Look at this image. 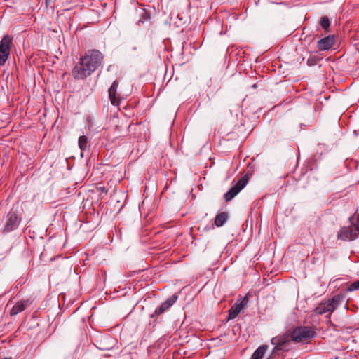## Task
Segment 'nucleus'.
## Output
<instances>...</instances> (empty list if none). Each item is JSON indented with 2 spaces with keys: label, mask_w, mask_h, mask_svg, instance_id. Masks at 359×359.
Returning a JSON list of instances; mask_svg holds the SVG:
<instances>
[{
  "label": "nucleus",
  "mask_w": 359,
  "mask_h": 359,
  "mask_svg": "<svg viewBox=\"0 0 359 359\" xmlns=\"http://www.w3.org/2000/svg\"><path fill=\"white\" fill-rule=\"evenodd\" d=\"M359 236V225L351 224L348 226L341 228L338 233L337 237L343 241H350L356 239Z\"/></svg>",
  "instance_id": "20e7f679"
},
{
  "label": "nucleus",
  "mask_w": 359,
  "mask_h": 359,
  "mask_svg": "<svg viewBox=\"0 0 359 359\" xmlns=\"http://www.w3.org/2000/svg\"><path fill=\"white\" fill-rule=\"evenodd\" d=\"M20 222V219L18 217L17 214L15 212L11 211L7 215L4 232L8 233L15 230L18 226Z\"/></svg>",
  "instance_id": "6e6552de"
},
{
  "label": "nucleus",
  "mask_w": 359,
  "mask_h": 359,
  "mask_svg": "<svg viewBox=\"0 0 359 359\" xmlns=\"http://www.w3.org/2000/svg\"><path fill=\"white\" fill-rule=\"evenodd\" d=\"M102 53L96 49L88 50L80 57L79 63L72 70V76L76 79H84L92 74L102 64Z\"/></svg>",
  "instance_id": "f257e3e1"
},
{
  "label": "nucleus",
  "mask_w": 359,
  "mask_h": 359,
  "mask_svg": "<svg viewBox=\"0 0 359 359\" xmlns=\"http://www.w3.org/2000/svg\"><path fill=\"white\" fill-rule=\"evenodd\" d=\"M334 41V36L330 35L319 40L317 43V48L320 51L327 50L333 46Z\"/></svg>",
  "instance_id": "9b49d317"
},
{
  "label": "nucleus",
  "mask_w": 359,
  "mask_h": 359,
  "mask_svg": "<svg viewBox=\"0 0 359 359\" xmlns=\"http://www.w3.org/2000/svg\"><path fill=\"white\" fill-rule=\"evenodd\" d=\"M144 18L145 19H147V18H148V14L146 12L144 13Z\"/></svg>",
  "instance_id": "412c9836"
},
{
  "label": "nucleus",
  "mask_w": 359,
  "mask_h": 359,
  "mask_svg": "<svg viewBox=\"0 0 359 359\" xmlns=\"http://www.w3.org/2000/svg\"><path fill=\"white\" fill-rule=\"evenodd\" d=\"M288 351V349L287 348H285L283 347H281V346H276L273 350V354H278V355H280L281 354L283 351Z\"/></svg>",
  "instance_id": "6ab92c4d"
},
{
  "label": "nucleus",
  "mask_w": 359,
  "mask_h": 359,
  "mask_svg": "<svg viewBox=\"0 0 359 359\" xmlns=\"http://www.w3.org/2000/svg\"><path fill=\"white\" fill-rule=\"evenodd\" d=\"M4 359H12L11 358H5Z\"/></svg>",
  "instance_id": "5701e85b"
},
{
  "label": "nucleus",
  "mask_w": 359,
  "mask_h": 359,
  "mask_svg": "<svg viewBox=\"0 0 359 359\" xmlns=\"http://www.w3.org/2000/svg\"><path fill=\"white\" fill-rule=\"evenodd\" d=\"M177 298L178 297L177 294H173L171 296L170 298L163 302L161 305L154 311V313L151 315V317H157L159 315L163 313L174 304V303L177 300Z\"/></svg>",
  "instance_id": "1a4fd4ad"
},
{
  "label": "nucleus",
  "mask_w": 359,
  "mask_h": 359,
  "mask_svg": "<svg viewBox=\"0 0 359 359\" xmlns=\"http://www.w3.org/2000/svg\"><path fill=\"white\" fill-rule=\"evenodd\" d=\"M248 297H244L242 299H238L236 303L231 307L229 311L228 320L234 319L240 313L241 311L247 306L248 303Z\"/></svg>",
  "instance_id": "0eeeda50"
},
{
  "label": "nucleus",
  "mask_w": 359,
  "mask_h": 359,
  "mask_svg": "<svg viewBox=\"0 0 359 359\" xmlns=\"http://www.w3.org/2000/svg\"><path fill=\"white\" fill-rule=\"evenodd\" d=\"M79 147L81 151H85L88 147V139L86 135L80 136L79 138Z\"/></svg>",
  "instance_id": "dca6fc26"
},
{
  "label": "nucleus",
  "mask_w": 359,
  "mask_h": 359,
  "mask_svg": "<svg viewBox=\"0 0 359 359\" xmlns=\"http://www.w3.org/2000/svg\"><path fill=\"white\" fill-rule=\"evenodd\" d=\"M314 330L309 326H299L292 330L290 339L295 343L307 342L316 337Z\"/></svg>",
  "instance_id": "7ed1b4c3"
},
{
  "label": "nucleus",
  "mask_w": 359,
  "mask_h": 359,
  "mask_svg": "<svg viewBox=\"0 0 359 359\" xmlns=\"http://www.w3.org/2000/svg\"><path fill=\"white\" fill-rule=\"evenodd\" d=\"M359 290V280L351 283L348 287L347 291L352 292Z\"/></svg>",
  "instance_id": "a211bd4d"
},
{
  "label": "nucleus",
  "mask_w": 359,
  "mask_h": 359,
  "mask_svg": "<svg viewBox=\"0 0 359 359\" xmlns=\"http://www.w3.org/2000/svg\"><path fill=\"white\" fill-rule=\"evenodd\" d=\"M316 61H317V59L315 57H310L307 60V63L309 65H313L316 64V62H317Z\"/></svg>",
  "instance_id": "aec40b11"
},
{
  "label": "nucleus",
  "mask_w": 359,
  "mask_h": 359,
  "mask_svg": "<svg viewBox=\"0 0 359 359\" xmlns=\"http://www.w3.org/2000/svg\"><path fill=\"white\" fill-rule=\"evenodd\" d=\"M344 298L345 295L344 294H336L332 298L320 303L313 311L318 315L328 313V316H330L332 313L342 303Z\"/></svg>",
  "instance_id": "f03ea898"
},
{
  "label": "nucleus",
  "mask_w": 359,
  "mask_h": 359,
  "mask_svg": "<svg viewBox=\"0 0 359 359\" xmlns=\"http://www.w3.org/2000/svg\"><path fill=\"white\" fill-rule=\"evenodd\" d=\"M32 304V301L29 299H22L16 302V304L13 306L12 309L11 310V315L15 316L20 312L25 311L30 304Z\"/></svg>",
  "instance_id": "f8f14e48"
},
{
  "label": "nucleus",
  "mask_w": 359,
  "mask_h": 359,
  "mask_svg": "<svg viewBox=\"0 0 359 359\" xmlns=\"http://www.w3.org/2000/svg\"><path fill=\"white\" fill-rule=\"evenodd\" d=\"M118 84V81H114L108 90L110 102L114 106H118L120 104V95L117 94Z\"/></svg>",
  "instance_id": "9d476101"
},
{
  "label": "nucleus",
  "mask_w": 359,
  "mask_h": 359,
  "mask_svg": "<svg viewBox=\"0 0 359 359\" xmlns=\"http://www.w3.org/2000/svg\"><path fill=\"white\" fill-rule=\"evenodd\" d=\"M228 214L226 212L218 213L215 219V225L217 227L222 226L228 219Z\"/></svg>",
  "instance_id": "4468645a"
},
{
  "label": "nucleus",
  "mask_w": 359,
  "mask_h": 359,
  "mask_svg": "<svg viewBox=\"0 0 359 359\" xmlns=\"http://www.w3.org/2000/svg\"><path fill=\"white\" fill-rule=\"evenodd\" d=\"M267 349V346H259L251 356V359H262Z\"/></svg>",
  "instance_id": "2eb2a0df"
},
{
  "label": "nucleus",
  "mask_w": 359,
  "mask_h": 359,
  "mask_svg": "<svg viewBox=\"0 0 359 359\" xmlns=\"http://www.w3.org/2000/svg\"><path fill=\"white\" fill-rule=\"evenodd\" d=\"M133 49L134 50H137V48L135 46V47H133Z\"/></svg>",
  "instance_id": "4be33fe9"
},
{
  "label": "nucleus",
  "mask_w": 359,
  "mask_h": 359,
  "mask_svg": "<svg viewBox=\"0 0 359 359\" xmlns=\"http://www.w3.org/2000/svg\"><path fill=\"white\" fill-rule=\"evenodd\" d=\"M320 25L325 29H327L330 27V22L329 18L327 16H323L320 19Z\"/></svg>",
  "instance_id": "f3484780"
},
{
  "label": "nucleus",
  "mask_w": 359,
  "mask_h": 359,
  "mask_svg": "<svg viewBox=\"0 0 359 359\" xmlns=\"http://www.w3.org/2000/svg\"><path fill=\"white\" fill-rule=\"evenodd\" d=\"M358 221L359 222V216H358Z\"/></svg>",
  "instance_id": "b1692460"
},
{
  "label": "nucleus",
  "mask_w": 359,
  "mask_h": 359,
  "mask_svg": "<svg viewBox=\"0 0 359 359\" xmlns=\"http://www.w3.org/2000/svg\"><path fill=\"white\" fill-rule=\"evenodd\" d=\"M12 44V38L8 35H5L0 41V65H5L8 60L10 52L11 46Z\"/></svg>",
  "instance_id": "423d86ee"
},
{
  "label": "nucleus",
  "mask_w": 359,
  "mask_h": 359,
  "mask_svg": "<svg viewBox=\"0 0 359 359\" xmlns=\"http://www.w3.org/2000/svg\"><path fill=\"white\" fill-rule=\"evenodd\" d=\"M248 181L249 177L248 174L241 177L237 183L224 194L226 201L228 202L232 200L246 186Z\"/></svg>",
  "instance_id": "39448f33"
},
{
  "label": "nucleus",
  "mask_w": 359,
  "mask_h": 359,
  "mask_svg": "<svg viewBox=\"0 0 359 359\" xmlns=\"http://www.w3.org/2000/svg\"><path fill=\"white\" fill-rule=\"evenodd\" d=\"M271 344L275 346H279L287 349H290V336L287 334H283L281 336H277L271 339Z\"/></svg>",
  "instance_id": "ddd939ff"
}]
</instances>
